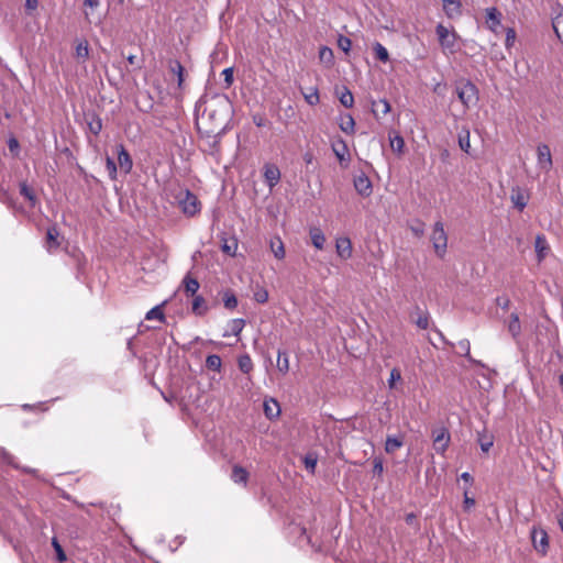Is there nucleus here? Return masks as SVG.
<instances>
[{
  "label": "nucleus",
  "instance_id": "61",
  "mask_svg": "<svg viewBox=\"0 0 563 563\" xmlns=\"http://www.w3.org/2000/svg\"><path fill=\"white\" fill-rule=\"evenodd\" d=\"M401 379V374H400V371L397 369V368H393L390 371V376H389V379H388V386L390 389H393L395 387V383L397 380H400Z\"/></svg>",
  "mask_w": 563,
  "mask_h": 563
},
{
  "label": "nucleus",
  "instance_id": "28",
  "mask_svg": "<svg viewBox=\"0 0 563 563\" xmlns=\"http://www.w3.org/2000/svg\"><path fill=\"white\" fill-rule=\"evenodd\" d=\"M246 321L242 318L232 319L229 322L230 331H225L223 333V338L230 336V335H240L243 328L245 327Z\"/></svg>",
  "mask_w": 563,
  "mask_h": 563
},
{
  "label": "nucleus",
  "instance_id": "41",
  "mask_svg": "<svg viewBox=\"0 0 563 563\" xmlns=\"http://www.w3.org/2000/svg\"><path fill=\"white\" fill-rule=\"evenodd\" d=\"M271 250L277 260H283L285 257V247L280 238H276L271 241Z\"/></svg>",
  "mask_w": 563,
  "mask_h": 563
},
{
  "label": "nucleus",
  "instance_id": "7",
  "mask_svg": "<svg viewBox=\"0 0 563 563\" xmlns=\"http://www.w3.org/2000/svg\"><path fill=\"white\" fill-rule=\"evenodd\" d=\"M531 540L536 551L542 555H545L549 548V537L547 531L541 528H533L531 530Z\"/></svg>",
  "mask_w": 563,
  "mask_h": 563
},
{
  "label": "nucleus",
  "instance_id": "2",
  "mask_svg": "<svg viewBox=\"0 0 563 563\" xmlns=\"http://www.w3.org/2000/svg\"><path fill=\"white\" fill-rule=\"evenodd\" d=\"M455 93L462 102L464 110L475 107L479 101V90L470 79L460 78L455 81Z\"/></svg>",
  "mask_w": 563,
  "mask_h": 563
},
{
  "label": "nucleus",
  "instance_id": "64",
  "mask_svg": "<svg viewBox=\"0 0 563 563\" xmlns=\"http://www.w3.org/2000/svg\"><path fill=\"white\" fill-rule=\"evenodd\" d=\"M496 303L503 310H507L509 308V306H510V299L508 297L499 296V297L496 298Z\"/></svg>",
  "mask_w": 563,
  "mask_h": 563
},
{
  "label": "nucleus",
  "instance_id": "54",
  "mask_svg": "<svg viewBox=\"0 0 563 563\" xmlns=\"http://www.w3.org/2000/svg\"><path fill=\"white\" fill-rule=\"evenodd\" d=\"M516 30L514 27L506 29V38H505V47L506 49H510L516 42Z\"/></svg>",
  "mask_w": 563,
  "mask_h": 563
},
{
  "label": "nucleus",
  "instance_id": "9",
  "mask_svg": "<svg viewBox=\"0 0 563 563\" xmlns=\"http://www.w3.org/2000/svg\"><path fill=\"white\" fill-rule=\"evenodd\" d=\"M183 195V191L180 192ZM185 198L180 199V205L184 213L188 216H195L199 211V201L197 197L191 194L188 189L184 190Z\"/></svg>",
  "mask_w": 563,
  "mask_h": 563
},
{
  "label": "nucleus",
  "instance_id": "19",
  "mask_svg": "<svg viewBox=\"0 0 563 563\" xmlns=\"http://www.w3.org/2000/svg\"><path fill=\"white\" fill-rule=\"evenodd\" d=\"M355 190L362 197H369L373 192V184L371 178H353Z\"/></svg>",
  "mask_w": 563,
  "mask_h": 563
},
{
  "label": "nucleus",
  "instance_id": "10",
  "mask_svg": "<svg viewBox=\"0 0 563 563\" xmlns=\"http://www.w3.org/2000/svg\"><path fill=\"white\" fill-rule=\"evenodd\" d=\"M445 16L450 20L459 19L463 13L461 0H440Z\"/></svg>",
  "mask_w": 563,
  "mask_h": 563
},
{
  "label": "nucleus",
  "instance_id": "45",
  "mask_svg": "<svg viewBox=\"0 0 563 563\" xmlns=\"http://www.w3.org/2000/svg\"><path fill=\"white\" fill-rule=\"evenodd\" d=\"M20 192L21 195L29 200L30 206L34 207L36 203V196L32 188H30L25 181L20 184Z\"/></svg>",
  "mask_w": 563,
  "mask_h": 563
},
{
  "label": "nucleus",
  "instance_id": "38",
  "mask_svg": "<svg viewBox=\"0 0 563 563\" xmlns=\"http://www.w3.org/2000/svg\"><path fill=\"white\" fill-rule=\"evenodd\" d=\"M375 58L382 63L389 62V53L387 48L379 42H375L373 45Z\"/></svg>",
  "mask_w": 563,
  "mask_h": 563
},
{
  "label": "nucleus",
  "instance_id": "25",
  "mask_svg": "<svg viewBox=\"0 0 563 563\" xmlns=\"http://www.w3.org/2000/svg\"><path fill=\"white\" fill-rule=\"evenodd\" d=\"M309 235L311 239L312 245L317 250H323L324 243H325V236L322 230L318 227L310 228Z\"/></svg>",
  "mask_w": 563,
  "mask_h": 563
},
{
  "label": "nucleus",
  "instance_id": "60",
  "mask_svg": "<svg viewBox=\"0 0 563 563\" xmlns=\"http://www.w3.org/2000/svg\"><path fill=\"white\" fill-rule=\"evenodd\" d=\"M384 472V464L382 457H375L373 460V474L382 476Z\"/></svg>",
  "mask_w": 563,
  "mask_h": 563
},
{
  "label": "nucleus",
  "instance_id": "13",
  "mask_svg": "<svg viewBox=\"0 0 563 563\" xmlns=\"http://www.w3.org/2000/svg\"><path fill=\"white\" fill-rule=\"evenodd\" d=\"M167 67L169 73L175 75L177 77V86L179 89H183V85L185 82V73L186 69L181 65V63L178 59L170 58L167 62Z\"/></svg>",
  "mask_w": 563,
  "mask_h": 563
},
{
  "label": "nucleus",
  "instance_id": "21",
  "mask_svg": "<svg viewBox=\"0 0 563 563\" xmlns=\"http://www.w3.org/2000/svg\"><path fill=\"white\" fill-rule=\"evenodd\" d=\"M339 126L347 135L355 133V120L350 113H341L339 115Z\"/></svg>",
  "mask_w": 563,
  "mask_h": 563
},
{
  "label": "nucleus",
  "instance_id": "23",
  "mask_svg": "<svg viewBox=\"0 0 563 563\" xmlns=\"http://www.w3.org/2000/svg\"><path fill=\"white\" fill-rule=\"evenodd\" d=\"M191 310L196 316L199 317H203L208 312L209 307L201 295H196L192 297Z\"/></svg>",
  "mask_w": 563,
  "mask_h": 563
},
{
  "label": "nucleus",
  "instance_id": "63",
  "mask_svg": "<svg viewBox=\"0 0 563 563\" xmlns=\"http://www.w3.org/2000/svg\"><path fill=\"white\" fill-rule=\"evenodd\" d=\"M252 119L253 123L258 128L265 126L267 124V120L264 114L256 113L252 117Z\"/></svg>",
  "mask_w": 563,
  "mask_h": 563
},
{
  "label": "nucleus",
  "instance_id": "3",
  "mask_svg": "<svg viewBox=\"0 0 563 563\" xmlns=\"http://www.w3.org/2000/svg\"><path fill=\"white\" fill-rule=\"evenodd\" d=\"M430 240L438 257L443 258L448 249V235L441 221L434 223Z\"/></svg>",
  "mask_w": 563,
  "mask_h": 563
},
{
  "label": "nucleus",
  "instance_id": "59",
  "mask_svg": "<svg viewBox=\"0 0 563 563\" xmlns=\"http://www.w3.org/2000/svg\"><path fill=\"white\" fill-rule=\"evenodd\" d=\"M106 166H107V170L109 173V176H115L117 172H118V163L111 158V157H107L106 159Z\"/></svg>",
  "mask_w": 563,
  "mask_h": 563
},
{
  "label": "nucleus",
  "instance_id": "27",
  "mask_svg": "<svg viewBox=\"0 0 563 563\" xmlns=\"http://www.w3.org/2000/svg\"><path fill=\"white\" fill-rule=\"evenodd\" d=\"M508 331L514 340H517L521 334V323L519 320V316L516 312H512L510 314V319L508 322Z\"/></svg>",
  "mask_w": 563,
  "mask_h": 563
},
{
  "label": "nucleus",
  "instance_id": "48",
  "mask_svg": "<svg viewBox=\"0 0 563 563\" xmlns=\"http://www.w3.org/2000/svg\"><path fill=\"white\" fill-rule=\"evenodd\" d=\"M52 547H53V549L55 551L56 560L59 563H63V562L67 561V555H66L63 547L58 542L57 538H55V537L52 539Z\"/></svg>",
  "mask_w": 563,
  "mask_h": 563
},
{
  "label": "nucleus",
  "instance_id": "39",
  "mask_svg": "<svg viewBox=\"0 0 563 563\" xmlns=\"http://www.w3.org/2000/svg\"><path fill=\"white\" fill-rule=\"evenodd\" d=\"M166 303V301L162 302L161 305H157L153 307L151 310H148L145 314L146 320H154L157 319L161 322L165 321V314L163 312V306Z\"/></svg>",
  "mask_w": 563,
  "mask_h": 563
},
{
  "label": "nucleus",
  "instance_id": "18",
  "mask_svg": "<svg viewBox=\"0 0 563 563\" xmlns=\"http://www.w3.org/2000/svg\"><path fill=\"white\" fill-rule=\"evenodd\" d=\"M500 21L501 13L497 8L492 7L486 9V25L492 32L497 33V27L500 25Z\"/></svg>",
  "mask_w": 563,
  "mask_h": 563
},
{
  "label": "nucleus",
  "instance_id": "46",
  "mask_svg": "<svg viewBox=\"0 0 563 563\" xmlns=\"http://www.w3.org/2000/svg\"><path fill=\"white\" fill-rule=\"evenodd\" d=\"M459 349L462 352V355L467 358L471 363L481 364L479 362L475 361L471 355V343L467 339H463L459 341Z\"/></svg>",
  "mask_w": 563,
  "mask_h": 563
},
{
  "label": "nucleus",
  "instance_id": "6",
  "mask_svg": "<svg viewBox=\"0 0 563 563\" xmlns=\"http://www.w3.org/2000/svg\"><path fill=\"white\" fill-rule=\"evenodd\" d=\"M114 153L117 154V163L120 173L126 175L131 172L133 163L131 155L122 144L114 145Z\"/></svg>",
  "mask_w": 563,
  "mask_h": 563
},
{
  "label": "nucleus",
  "instance_id": "12",
  "mask_svg": "<svg viewBox=\"0 0 563 563\" xmlns=\"http://www.w3.org/2000/svg\"><path fill=\"white\" fill-rule=\"evenodd\" d=\"M405 433L388 434L386 437L384 450L387 454H394L397 450L404 446Z\"/></svg>",
  "mask_w": 563,
  "mask_h": 563
},
{
  "label": "nucleus",
  "instance_id": "1",
  "mask_svg": "<svg viewBox=\"0 0 563 563\" xmlns=\"http://www.w3.org/2000/svg\"><path fill=\"white\" fill-rule=\"evenodd\" d=\"M231 114L232 111L228 104L206 109L196 118L198 133L201 137L213 139V144L218 143L229 129Z\"/></svg>",
  "mask_w": 563,
  "mask_h": 563
},
{
  "label": "nucleus",
  "instance_id": "40",
  "mask_svg": "<svg viewBox=\"0 0 563 563\" xmlns=\"http://www.w3.org/2000/svg\"><path fill=\"white\" fill-rule=\"evenodd\" d=\"M302 462L305 464V467L306 470L311 473V474H314L316 472V466H317V463H318V455L317 453L314 452H308L303 459H302Z\"/></svg>",
  "mask_w": 563,
  "mask_h": 563
},
{
  "label": "nucleus",
  "instance_id": "17",
  "mask_svg": "<svg viewBox=\"0 0 563 563\" xmlns=\"http://www.w3.org/2000/svg\"><path fill=\"white\" fill-rule=\"evenodd\" d=\"M538 162L540 167L548 172L550 167L552 166V158H551V151L550 147L547 144H540L538 146Z\"/></svg>",
  "mask_w": 563,
  "mask_h": 563
},
{
  "label": "nucleus",
  "instance_id": "26",
  "mask_svg": "<svg viewBox=\"0 0 563 563\" xmlns=\"http://www.w3.org/2000/svg\"><path fill=\"white\" fill-rule=\"evenodd\" d=\"M59 231L56 227H49L46 231V247L48 251L57 250L60 245L59 241Z\"/></svg>",
  "mask_w": 563,
  "mask_h": 563
},
{
  "label": "nucleus",
  "instance_id": "30",
  "mask_svg": "<svg viewBox=\"0 0 563 563\" xmlns=\"http://www.w3.org/2000/svg\"><path fill=\"white\" fill-rule=\"evenodd\" d=\"M459 146L460 148L465 152L470 153L471 150V142H470V130L466 126H463L457 135Z\"/></svg>",
  "mask_w": 563,
  "mask_h": 563
},
{
  "label": "nucleus",
  "instance_id": "62",
  "mask_svg": "<svg viewBox=\"0 0 563 563\" xmlns=\"http://www.w3.org/2000/svg\"><path fill=\"white\" fill-rule=\"evenodd\" d=\"M12 200V197H11V194L9 191V188H4L2 185L0 186V201L4 202V203H9L11 202Z\"/></svg>",
  "mask_w": 563,
  "mask_h": 563
},
{
  "label": "nucleus",
  "instance_id": "5",
  "mask_svg": "<svg viewBox=\"0 0 563 563\" xmlns=\"http://www.w3.org/2000/svg\"><path fill=\"white\" fill-rule=\"evenodd\" d=\"M435 34L438 36L439 43L443 49H451L455 45V41L459 37L455 31H452L451 33L449 30L442 24L439 23L435 26Z\"/></svg>",
  "mask_w": 563,
  "mask_h": 563
},
{
  "label": "nucleus",
  "instance_id": "43",
  "mask_svg": "<svg viewBox=\"0 0 563 563\" xmlns=\"http://www.w3.org/2000/svg\"><path fill=\"white\" fill-rule=\"evenodd\" d=\"M389 141H390V146L395 153H397V154L404 153L405 140L401 135H399L398 133H395V135L391 136V134H389Z\"/></svg>",
  "mask_w": 563,
  "mask_h": 563
},
{
  "label": "nucleus",
  "instance_id": "37",
  "mask_svg": "<svg viewBox=\"0 0 563 563\" xmlns=\"http://www.w3.org/2000/svg\"><path fill=\"white\" fill-rule=\"evenodd\" d=\"M206 367L209 371H213L217 373L221 372L222 368V361L221 357L218 354H210L206 358Z\"/></svg>",
  "mask_w": 563,
  "mask_h": 563
},
{
  "label": "nucleus",
  "instance_id": "8",
  "mask_svg": "<svg viewBox=\"0 0 563 563\" xmlns=\"http://www.w3.org/2000/svg\"><path fill=\"white\" fill-rule=\"evenodd\" d=\"M529 198L530 194L528 189L520 186H514L511 188L510 200L514 207L519 211H522L527 207Z\"/></svg>",
  "mask_w": 563,
  "mask_h": 563
},
{
  "label": "nucleus",
  "instance_id": "15",
  "mask_svg": "<svg viewBox=\"0 0 563 563\" xmlns=\"http://www.w3.org/2000/svg\"><path fill=\"white\" fill-rule=\"evenodd\" d=\"M219 296L223 302V306L227 310L233 311L238 305L239 300L235 292L231 288H223L219 291Z\"/></svg>",
  "mask_w": 563,
  "mask_h": 563
},
{
  "label": "nucleus",
  "instance_id": "49",
  "mask_svg": "<svg viewBox=\"0 0 563 563\" xmlns=\"http://www.w3.org/2000/svg\"><path fill=\"white\" fill-rule=\"evenodd\" d=\"M553 30L563 44V14L558 15L552 22Z\"/></svg>",
  "mask_w": 563,
  "mask_h": 563
},
{
  "label": "nucleus",
  "instance_id": "11",
  "mask_svg": "<svg viewBox=\"0 0 563 563\" xmlns=\"http://www.w3.org/2000/svg\"><path fill=\"white\" fill-rule=\"evenodd\" d=\"M336 254L341 260H349L352 257L353 247L352 241L349 236H340L335 240Z\"/></svg>",
  "mask_w": 563,
  "mask_h": 563
},
{
  "label": "nucleus",
  "instance_id": "56",
  "mask_svg": "<svg viewBox=\"0 0 563 563\" xmlns=\"http://www.w3.org/2000/svg\"><path fill=\"white\" fill-rule=\"evenodd\" d=\"M475 506V499L468 495V489L465 488L463 493V510L465 512H470V510Z\"/></svg>",
  "mask_w": 563,
  "mask_h": 563
},
{
  "label": "nucleus",
  "instance_id": "22",
  "mask_svg": "<svg viewBox=\"0 0 563 563\" xmlns=\"http://www.w3.org/2000/svg\"><path fill=\"white\" fill-rule=\"evenodd\" d=\"M85 120L87 122L89 131L92 134L98 135L101 132L102 120L97 113L91 112V113L85 114Z\"/></svg>",
  "mask_w": 563,
  "mask_h": 563
},
{
  "label": "nucleus",
  "instance_id": "16",
  "mask_svg": "<svg viewBox=\"0 0 563 563\" xmlns=\"http://www.w3.org/2000/svg\"><path fill=\"white\" fill-rule=\"evenodd\" d=\"M534 251L538 262H542L550 252V245L544 234H538L534 241Z\"/></svg>",
  "mask_w": 563,
  "mask_h": 563
},
{
  "label": "nucleus",
  "instance_id": "47",
  "mask_svg": "<svg viewBox=\"0 0 563 563\" xmlns=\"http://www.w3.org/2000/svg\"><path fill=\"white\" fill-rule=\"evenodd\" d=\"M418 318L415 321L416 325L420 329H428L429 327V313L428 311H422L419 307L416 308Z\"/></svg>",
  "mask_w": 563,
  "mask_h": 563
},
{
  "label": "nucleus",
  "instance_id": "32",
  "mask_svg": "<svg viewBox=\"0 0 563 563\" xmlns=\"http://www.w3.org/2000/svg\"><path fill=\"white\" fill-rule=\"evenodd\" d=\"M336 95H339V100L341 102V104L345 108H352L354 106V97H353V93L351 92V90L346 87V86H343L342 87V91L339 92L336 90Z\"/></svg>",
  "mask_w": 563,
  "mask_h": 563
},
{
  "label": "nucleus",
  "instance_id": "14",
  "mask_svg": "<svg viewBox=\"0 0 563 563\" xmlns=\"http://www.w3.org/2000/svg\"><path fill=\"white\" fill-rule=\"evenodd\" d=\"M263 411L268 420H275L280 416L279 402L274 398H266L263 404Z\"/></svg>",
  "mask_w": 563,
  "mask_h": 563
},
{
  "label": "nucleus",
  "instance_id": "52",
  "mask_svg": "<svg viewBox=\"0 0 563 563\" xmlns=\"http://www.w3.org/2000/svg\"><path fill=\"white\" fill-rule=\"evenodd\" d=\"M351 46L352 41L347 36L340 34L338 37V47L345 54H349L351 51Z\"/></svg>",
  "mask_w": 563,
  "mask_h": 563
},
{
  "label": "nucleus",
  "instance_id": "53",
  "mask_svg": "<svg viewBox=\"0 0 563 563\" xmlns=\"http://www.w3.org/2000/svg\"><path fill=\"white\" fill-rule=\"evenodd\" d=\"M222 76H223V80H224V88L225 89L230 88L234 81V68L228 67V68L223 69Z\"/></svg>",
  "mask_w": 563,
  "mask_h": 563
},
{
  "label": "nucleus",
  "instance_id": "57",
  "mask_svg": "<svg viewBox=\"0 0 563 563\" xmlns=\"http://www.w3.org/2000/svg\"><path fill=\"white\" fill-rule=\"evenodd\" d=\"M254 300L258 303H265L268 300V291L265 288H260L254 292Z\"/></svg>",
  "mask_w": 563,
  "mask_h": 563
},
{
  "label": "nucleus",
  "instance_id": "44",
  "mask_svg": "<svg viewBox=\"0 0 563 563\" xmlns=\"http://www.w3.org/2000/svg\"><path fill=\"white\" fill-rule=\"evenodd\" d=\"M303 98L309 106H317L320 102L319 90L317 87L309 88V92H303Z\"/></svg>",
  "mask_w": 563,
  "mask_h": 563
},
{
  "label": "nucleus",
  "instance_id": "33",
  "mask_svg": "<svg viewBox=\"0 0 563 563\" xmlns=\"http://www.w3.org/2000/svg\"><path fill=\"white\" fill-rule=\"evenodd\" d=\"M238 367L244 374H250L253 371L254 364L251 356L245 353L238 357Z\"/></svg>",
  "mask_w": 563,
  "mask_h": 563
},
{
  "label": "nucleus",
  "instance_id": "24",
  "mask_svg": "<svg viewBox=\"0 0 563 563\" xmlns=\"http://www.w3.org/2000/svg\"><path fill=\"white\" fill-rule=\"evenodd\" d=\"M477 442L481 446V450L484 453H487L494 445V435L488 434L484 428L482 431H477Z\"/></svg>",
  "mask_w": 563,
  "mask_h": 563
},
{
  "label": "nucleus",
  "instance_id": "35",
  "mask_svg": "<svg viewBox=\"0 0 563 563\" xmlns=\"http://www.w3.org/2000/svg\"><path fill=\"white\" fill-rule=\"evenodd\" d=\"M372 107H373V109H372L373 114L376 119H379V111L375 107H382L380 112L384 115L387 114L388 112H390V110H391V106H390L389 101L385 98L379 99L378 101H372Z\"/></svg>",
  "mask_w": 563,
  "mask_h": 563
},
{
  "label": "nucleus",
  "instance_id": "55",
  "mask_svg": "<svg viewBox=\"0 0 563 563\" xmlns=\"http://www.w3.org/2000/svg\"><path fill=\"white\" fill-rule=\"evenodd\" d=\"M409 228H410L411 232L418 238H420L424 234V222H422L419 219L413 220L412 224H410Z\"/></svg>",
  "mask_w": 563,
  "mask_h": 563
},
{
  "label": "nucleus",
  "instance_id": "51",
  "mask_svg": "<svg viewBox=\"0 0 563 563\" xmlns=\"http://www.w3.org/2000/svg\"><path fill=\"white\" fill-rule=\"evenodd\" d=\"M89 56V45L87 41L78 43L76 46V57L86 59Z\"/></svg>",
  "mask_w": 563,
  "mask_h": 563
},
{
  "label": "nucleus",
  "instance_id": "29",
  "mask_svg": "<svg viewBox=\"0 0 563 563\" xmlns=\"http://www.w3.org/2000/svg\"><path fill=\"white\" fill-rule=\"evenodd\" d=\"M231 478L236 484L246 485L249 479V472L240 465H234L232 468Z\"/></svg>",
  "mask_w": 563,
  "mask_h": 563
},
{
  "label": "nucleus",
  "instance_id": "34",
  "mask_svg": "<svg viewBox=\"0 0 563 563\" xmlns=\"http://www.w3.org/2000/svg\"><path fill=\"white\" fill-rule=\"evenodd\" d=\"M319 59L325 66L331 67L334 64L333 51L328 46H321L319 49Z\"/></svg>",
  "mask_w": 563,
  "mask_h": 563
},
{
  "label": "nucleus",
  "instance_id": "36",
  "mask_svg": "<svg viewBox=\"0 0 563 563\" xmlns=\"http://www.w3.org/2000/svg\"><path fill=\"white\" fill-rule=\"evenodd\" d=\"M277 368L282 374H287L289 371V357L286 351L278 350L277 353Z\"/></svg>",
  "mask_w": 563,
  "mask_h": 563
},
{
  "label": "nucleus",
  "instance_id": "42",
  "mask_svg": "<svg viewBox=\"0 0 563 563\" xmlns=\"http://www.w3.org/2000/svg\"><path fill=\"white\" fill-rule=\"evenodd\" d=\"M303 161L306 163V173L314 174L318 168V162H317L314 155L310 151H307L303 154Z\"/></svg>",
  "mask_w": 563,
  "mask_h": 563
},
{
  "label": "nucleus",
  "instance_id": "20",
  "mask_svg": "<svg viewBox=\"0 0 563 563\" xmlns=\"http://www.w3.org/2000/svg\"><path fill=\"white\" fill-rule=\"evenodd\" d=\"M184 292L186 297H194L198 295L200 284L197 278L192 277L190 273H187L183 279Z\"/></svg>",
  "mask_w": 563,
  "mask_h": 563
},
{
  "label": "nucleus",
  "instance_id": "31",
  "mask_svg": "<svg viewBox=\"0 0 563 563\" xmlns=\"http://www.w3.org/2000/svg\"><path fill=\"white\" fill-rule=\"evenodd\" d=\"M221 250L227 255L234 256L235 252L238 250V240L234 236L223 238L222 244H221Z\"/></svg>",
  "mask_w": 563,
  "mask_h": 563
},
{
  "label": "nucleus",
  "instance_id": "4",
  "mask_svg": "<svg viewBox=\"0 0 563 563\" xmlns=\"http://www.w3.org/2000/svg\"><path fill=\"white\" fill-rule=\"evenodd\" d=\"M433 445L438 454H444L449 448L451 435L445 427L434 429L432 431Z\"/></svg>",
  "mask_w": 563,
  "mask_h": 563
},
{
  "label": "nucleus",
  "instance_id": "58",
  "mask_svg": "<svg viewBox=\"0 0 563 563\" xmlns=\"http://www.w3.org/2000/svg\"><path fill=\"white\" fill-rule=\"evenodd\" d=\"M263 176H280L279 168L275 164L267 163L264 166Z\"/></svg>",
  "mask_w": 563,
  "mask_h": 563
},
{
  "label": "nucleus",
  "instance_id": "50",
  "mask_svg": "<svg viewBox=\"0 0 563 563\" xmlns=\"http://www.w3.org/2000/svg\"><path fill=\"white\" fill-rule=\"evenodd\" d=\"M7 144H8V148H9L10 154L13 157H19V155H20V143H19L18 139L15 136L11 135L9 137Z\"/></svg>",
  "mask_w": 563,
  "mask_h": 563
}]
</instances>
